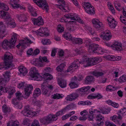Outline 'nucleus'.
Listing matches in <instances>:
<instances>
[{
  "label": "nucleus",
  "instance_id": "f257e3e1",
  "mask_svg": "<svg viewBox=\"0 0 126 126\" xmlns=\"http://www.w3.org/2000/svg\"><path fill=\"white\" fill-rule=\"evenodd\" d=\"M18 36L16 34L13 33L9 41H8L6 39L4 40L2 43V48L4 49H7L9 47L11 48L13 47L17 39Z\"/></svg>",
  "mask_w": 126,
  "mask_h": 126
},
{
  "label": "nucleus",
  "instance_id": "f03ea898",
  "mask_svg": "<svg viewBox=\"0 0 126 126\" xmlns=\"http://www.w3.org/2000/svg\"><path fill=\"white\" fill-rule=\"evenodd\" d=\"M13 59V56L10 53L7 52L5 53L4 56L3 60L7 68H12L14 67L15 65L12 62Z\"/></svg>",
  "mask_w": 126,
  "mask_h": 126
},
{
  "label": "nucleus",
  "instance_id": "7ed1b4c3",
  "mask_svg": "<svg viewBox=\"0 0 126 126\" xmlns=\"http://www.w3.org/2000/svg\"><path fill=\"white\" fill-rule=\"evenodd\" d=\"M99 59L98 57H95L94 58H88L83 61L80 62V63L83 64L85 67L94 65L99 62Z\"/></svg>",
  "mask_w": 126,
  "mask_h": 126
},
{
  "label": "nucleus",
  "instance_id": "20e7f679",
  "mask_svg": "<svg viewBox=\"0 0 126 126\" xmlns=\"http://www.w3.org/2000/svg\"><path fill=\"white\" fill-rule=\"evenodd\" d=\"M17 87L20 89H23L24 87L25 94L26 96H29L31 94V91L33 90V87L31 85L27 84L25 82H21L18 84Z\"/></svg>",
  "mask_w": 126,
  "mask_h": 126
},
{
  "label": "nucleus",
  "instance_id": "39448f33",
  "mask_svg": "<svg viewBox=\"0 0 126 126\" xmlns=\"http://www.w3.org/2000/svg\"><path fill=\"white\" fill-rule=\"evenodd\" d=\"M29 74L32 79L34 80L40 81L42 79V76L38 73V71L35 67H32L31 68Z\"/></svg>",
  "mask_w": 126,
  "mask_h": 126
},
{
  "label": "nucleus",
  "instance_id": "423d86ee",
  "mask_svg": "<svg viewBox=\"0 0 126 126\" xmlns=\"http://www.w3.org/2000/svg\"><path fill=\"white\" fill-rule=\"evenodd\" d=\"M24 116L28 117H32L36 116L37 113L31 110L29 105L25 106L24 110L22 112Z\"/></svg>",
  "mask_w": 126,
  "mask_h": 126
},
{
  "label": "nucleus",
  "instance_id": "0eeeda50",
  "mask_svg": "<svg viewBox=\"0 0 126 126\" xmlns=\"http://www.w3.org/2000/svg\"><path fill=\"white\" fill-rule=\"evenodd\" d=\"M34 2L39 7L42 9L45 10L47 12L49 10V7L45 0H33Z\"/></svg>",
  "mask_w": 126,
  "mask_h": 126
},
{
  "label": "nucleus",
  "instance_id": "6e6552de",
  "mask_svg": "<svg viewBox=\"0 0 126 126\" xmlns=\"http://www.w3.org/2000/svg\"><path fill=\"white\" fill-rule=\"evenodd\" d=\"M89 48L92 52L94 53H97L98 54H101L104 52L102 48L99 47L98 45L95 44H91Z\"/></svg>",
  "mask_w": 126,
  "mask_h": 126
},
{
  "label": "nucleus",
  "instance_id": "1a4fd4ad",
  "mask_svg": "<svg viewBox=\"0 0 126 126\" xmlns=\"http://www.w3.org/2000/svg\"><path fill=\"white\" fill-rule=\"evenodd\" d=\"M82 5L87 13L91 15L94 14V7L92 6L89 3L85 2L82 3Z\"/></svg>",
  "mask_w": 126,
  "mask_h": 126
},
{
  "label": "nucleus",
  "instance_id": "9d476101",
  "mask_svg": "<svg viewBox=\"0 0 126 126\" xmlns=\"http://www.w3.org/2000/svg\"><path fill=\"white\" fill-rule=\"evenodd\" d=\"M65 17L67 19L70 18L71 20H76L77 19V21L79 23L82 24V26H85L86 23L84 22L81 19L79 18H77L75 14L72 13H69L67 14H65L64 15Z\"/></svg>",
  "mask_w": 126,
  "mask_h": 126
},
{
  "label": "nucleus",
  "instance_id": "9b49d317",
  "mask_svg": "<svg viewBox=\"0 0 126 126\" xmlns=\"http://www.w3.org/2000/svg\"><path fill=\"white\" fill-rule=\"evenodd\" d=\"M47 85L44 83L42 84L41 86L42 94L45 96H48L50 94L51 91L47 89Z\"/></svg>",
  "mask_w": 126,
  "mask_h": 126
},
{
  "label": "nucleus",
  "instance_id": "f8f14e48",
  "mask_svg": "<svg viewBox=\"0 0 126 126\" xmlns=\"http://www.w3.org/2000/svg\"><path fill=\"white\" fill-rule=\"evenodd\" d=\"M0 90L2 91V93L5 92L6 93H9V95L13 94L15 92L16 90L13 87H2Z\"/></svg>",
  "mask_w": 126,
  "mask_h": 126
},
{
  "label": "nucleus",
  "instance_id": "ddd939ff",
  "mask_svg": "<svg viewBox=\"0 0 126 126\" xmlns=\"http://www.w3.org/2000/svg\"><path fill=\"white\" fill-rule=\"evenodd\" d=\"M101 37H103V39L106 40H109L111 38L112 35L109 30H107L102 32L100 35Z\"/></svg>",
  "mask_w": 126,
  "mask_h": 126
},
{
  "label": "nucleus",
  "instance_id": "4468645a",
  "mask_svg": "<svg viewBox=\"0 0 126 126\" xmlns=\"http://www.w3.org/2000/svg\"><path fill=\"white\" fill-rule=\"evenodd\" d=\"M16 17L18 21L22 22H27L28 17L27 14H17L16 15Z\"/></svg>",
  "mask_w": 126,
  "mask_h": 126
},
{
  "label": "nucleus",
  "instance_id": "2eb2a0df",
  "mask_svg": "<svg viewBox=\"0 0 126 126\" xmlns=\"http://www.w3.org/2000/svg\"><path fill=\"white\" fill-rule=\"evenodd\" d=\"M111 47L114 50L117 51H121L123 50L121 44L118 42H113L111 45Z\"/></svg>",
  "mask_w": 126,
  "mask_h": 126
},
{
  "label": "nucleus",
  "instance_id": "dca6fc26",
  "mask_svg": "<svg viewBox=\"0 0 126 126\" xmlns=\"http://www.w3.org/2000/svg\"><path fill=\"white\" fill-rule=\"evenodd\" d=\"M80 63V62L78 60H75L72 63V65L68 67L67 70V72H70L71 73L73 71V68H77L79 66V64Z\"/></svg>",
  "mask_w": 126,
  "mask_h": 126
},
{
  "label": "nucleus",
  "instance_id": "f3484780",
  "mask_svg": "<svg viewBox=\"0 0 126 126\" xmlns=\"http://www.w3.org/2000/svg\"><path fill=\"white\" fill-rule=\"evenodd\" d=\"M58 2L59 3L58 7L60 9L64 12H66L67 11V10H68V8L64 6L65 3L63 0H58Z\"/></svg>",
  "mask_w": 126,
  "mask_h": 126
},
{
  "label": "nucleus",
  "instance_id": "a211bd4d",
  "mask_svg": "<svg viewBox=\"0 0 126 126\" xmlns=\"http://www.w3.org/2000/svg\"><path fill=\"white\" fill-rule=\"evenodd\" d=\"M0 17L6 20L12 18L11 15L8 12L2 10L0 11Z\"/></svg>",
  "mask_w": 126,
  "mask_h": 126
},
{
  "label": "nucleus",
  "instance_id": "6ab92c4d",
  "mask_svg": "<svg viewBox=\"0 0 126 126\" xmlns=\"http://www.w3.org/2000/svg\"><path fill=\"white\" fill-rule=\"evenodd\" d=\"M33 24L35 25L40 26L43 24V20L42 17L39 16L37 18H33L32 20Z\"/></svg>",
  "mask_w": 126,
  "mask_h": 126
},
{
  "label": "nucleus",
  "instance_id": "aec40b11",
  "mask_svg": "<svg viewBox=\"0 0 126 126\" xmlns=\"http://www.w3.org/2000/svg\"><path fill=\"white\" fill-rule=\"evenodd\" d=\"M6 24L8 27L11 28H15L16 26V24L13 18H12L9 20H6Z\"/></svg>",
  "mask_w": 126,
  "mask_h": 126
},
{
  "label": "nucleus",
  "instance_id": "412c9836",
  "mask_svg": "<svg viewBox=\"0 0 126 126\" xmlns=\"http://www.w3.org/2000/svg\"><path fill=\"white\" fill-rule=\"evenodd\" d=\"M78 97V94L76 93H73L67 95L65 98L67 101H71L75 100Z\"/></svg>",
  "mask_w": 126,
  "mask_h": 126
},
{
  "label": "nucleus",
  "instance_id": "4be33fe9",
  "mask_svg": "<svg viewBox=\"0 0 126 126\" xmlns=\"http://www.w3.org/2000/svg\"><path fill=\"white\" fill-rule=\"evenodd\" d=\"M92 21L94 25V26L96 28L100 29L103 27V25L102 23L100 22L97 19H93L92 20Z\"/></svg>",
  "mask_w": 126,
  "mask_h": 126
},
{
  "label": "nucleus",
  "instance_id": "5701e85b",
  "mask_svg": "<svg viewBox=\"0 0 126 126\" xmlns=\"http://www.w3.org/2000/svg\"><path fill=\"white\" fill-rule=\"evenodd\" d=\"M18 1V0H10L9 4L13 8L16 9L19 8H21V6L20 4L17 3Z\"/></svg>",
  "mask_w": 126,
  "mask_h": 126
},
{
  "label": "nucleus",
  "instance_id": "b1692460",
  "mask_svg": "<svg viewBox=\"0 0 126 126\" xmlns=\"http://www.w3.org/2000/svg\"><path fill=\"white\" fill-rule=\"evenodd\" d=\"M32 64L35 66L39 67L44 66L45 64L44 63H41L39 59L35 58L33 60Z\"/></svg>",
  "mask_w": 126,
  "mask_h": 126
},
{
  "label": "nucleus",
  "instance_id": "393cba45",
  "mask_svg": "<svg viewBox=\"0 0 126 126\" xmlns=\"http://www.w3.org/2000/svg\"><path fill=\"white\" fill-rule=\"evenodd\" d=\"M10 72L8 71L5 72L3 74V76L4 78L1 79H3V81L5 83L8 81L10 79Z\"/></svg>",
  "mask_w": 126,
  "mask_h": 126
},
{
  "label": "nucleus",
  "instance_id": "a878e982",
  "mask_svg": "<svg viewBox=\"0 0 126 126\" xmlns=\"http://www.w3.org/2000/svg\"><path fill=\"white\" fill-rule=\"evenodd\" d=\"M102 96L98 93L90 95L87 97L88 99H93L97 98H98V99H99L102 98Z\"/></svg>",
  "mask_w": 126,
  "mask_h": 126
},
{
  "label": "nucleus",
  "instance_id": "bb28decb",
  "mask_svg": "<svg viewBox=\"0 0 126 126\" xmlns=\"http://www.w3.org/2000/svg\"><path fill=\"white\" fill-rule=\"evenodd\" d=\"M94 79L93 76L89 75L86 77L85 80L86 83L89 84L94 81Z\"/></svg>",
  "mask_w": 126,
  "mask_h": 126
},
{
  "label": "nucleus",
  "instance_id": "cd10ccee",
  "mask_svg": "<svg viewBox=\"0 0 126 126\" xmlns=\"http://www.w3.org/2000/svg\"><path fill=\"white\" fill-rule=\"evenodd\" d=\"M99 112L98 113H101L103 114H108L109 113L111 110L109 108L106 109L103 107H101L99 108Z\"/></svg>",
  "mask_w": 126,
  "mask_h": 126
},
{
  "label": "nucleus",
  "instance_id": "c85d7f7f",
  "mask_svg": "<svg viewBox=\"0 0 126 126\" xmlns=\"http://www.w3.org/2000/svg\"><path fill=\"white\" fill-rule=\"evenodd\" d=\"M19 70L20 74L22 75L23 76L26 75L28 72V70L26 68L23 66H20L19 67Z\"/></svg>",
  "mask_w": 126,
  "mask_h": 126
},
{
  "label": "nucleus",
  "instance_id": "c756f323",
  "mask_svg": "<svg viewBox=\"0 0 126 126\" xmlns=\"http://www.w3.org/2000/svg\"><path fill=\"white\" fill-rule=\"evenodd\" d=\"M58 83L59 85L62 88L66 87L67 85L66 81L63 79H61L58 80Z\"/></svg>",
  "mask_w": 126,
  "mask_h": 126
},
{
  "label": "nucleus",
  "instance_id": "7c9ffc66",
  "mask_svg": "<svg viewBox=\"0 0 126 126\" xmlns=\"http://www.w3.org/2000/svg\"><path fill=\"white\" fill-rule=\"evenodd\" d=\"M34 39L32 37H30V38L27 37L24 39V40H22V43H23L24 45L27 43L31 44L33 42V41Z\"/></svg>",
  "mask_w": 126,
  "mask_h": 126
},
{
  "label": "nucleus",
  "instance_id": "2f4dec72",
  "mask_svg": "<svg viewBox=\"0 0 126 126\" xmlns=\"http://www.w3.org/2000/svg\"><path fill=\"white\" fill-rule=\"evenodd\" d=\"M56 115H54L50 114L46 116L47 119L49 123L51 121H56L57 120V118Z\"/></svg>",
  "mask_w": 126,
  "mask_h": 126
},
{
  "label": "nucleus",
  "instance_id": "473e14b6",
  "mask_svg": "<svg viewBox=\"0 0 126 126\" xmlns=\"http://www.w3.org/2000/svg\"><path fill=\"white\" fill-rule=\"evenodd\" d=\"M72 42L74 44H81L83 43L82 40L80 38L74 37L72 39Z\"/></svg>",
  "mask_w": 126,
  "mask_h": 126
},
{
  "label": "nucleus",
  "instance_id": "72a5a7b5",
  "mask_svg": "<svg viewBox=\"0 0 126 126\" xmlns=\"http://www.w3.org/2000/svg\"><path fill=\"white\" fill-rule=\"evenodd\" d=\"M41 94L40 89L39 88H36L34 90L33 94V97L35 98L40 95Z\"/></svg>",
  "mask_w": 126,
  "mask_h": 126
},
{
  "label": "nucleus",
  "instance_id": "f704fd0d",
  "mask_svg": "<svg viewBox=\"0 0 126 126\" xmlns=\"http://www.w3.org/2000/svg\"><path fill=\"white\" fill-rule=\"evenodd\" d=\"M64 96L62 94L56 93L52 95L51 98L54 99H59L63 98Z\"/></svg>",
  "mask_w": 126,
  "mask_h": 126
},
{
  "label": "nucleus",
  "instance_id": "c9c22d12",
  "mask_svg": "<svg viewBox=\"0 0 126 126\" xmlns=\"http://www.w3.org/2000/svg\"><path fill=\"white\" fill-rule=\"evenodd\" d=\"M92 74L93 75L97 77L102 76L104 74V73L103 72L96 71L93 72Z\"/></svg>",
  "mask_w": 126,
  "mask_h": 126
},
{
  "label": "nucleus",
  "instance_id": "e433bc0d",
  "mask_svg": "<svg viewBox=\"0 0 126 126\" xmlns=\"http://www.w3.org/2000/svg\"><path fill=\"white\" fill-rule=\"evenodd\" d=\"M116 117V115H114L113 116L110 117V119L112 121L114 122L116 124L120 125L122 122L120 121H118V120L117 119Z\"/></svg>",
  "mask_w": 126,
  "mask_h": 126
},
{
  "label": "nucleus",
  "instance_id": "4c0bfd02",
  "mask_svg": "<svg viewBox=\"0 0 126 126\" xmlns=\"http://www.w3.org/2000/svg\"><path fill=\"white\" fill-rule=\"evenodd\" d=\"M6 27V26H4V27L2 26L0 28V38L1 39H3L5 36L4 34L5 32V28Z\"/></svg>",
  "mask_w": 126,
  "mask_h": 126
},
{
  "label": "nucleus",
  "instance_id": "58836bf2",
  "mask_svg": "<svg viewBox=\"0 0 126 126\" xmlns=\"http://www.w3.org/2000/svg\"><path fill=\"white\" fill-rule=\"evenodd\" d=\"M90 88V87L88 86L81 88L80 89H78V90L79 92L84 93L87 92Z\"/></svg>",
  "mask_w": 126,
  "mask_h": 126
},
{
  "label": "nucleus",
  "instance_id": "ea45409f",
  "mask_svg": "<svg viewBox=\"0 0 126 126\" xmlns=\"http://www.w3.org/2000/svg\"><path fill=\"white\" fill-rule=\"evenodd\" d=\"M64 37L67 40H71L72 42V39L74 37H72L71 35L69 33H67L64 34Z\"/></svg>",
  "mask_w": 126,
  "mask_h": 126
},
{
  "label": "nucleus",
  "instance_id": "a19ab883",
  "mask_svg": "<svg viewBox=\"0 0 126 126\" xmlns=\"http://www.w3.org/2000/svg\"><path fill=\"white\" fill-rule=\"evenodd\" d=\"M2 110L3 112L5 113L10 112L11 110L10 108L7 107L5 104H4L2 106Z\"/></svg>",
  "mask_w": 126,
  "mask_h": 126
},
{
  "label": "nucleus",
  "instance_id": "79ce46f5",
  "mask_svg": "<svg viewBox=\"0 0 126 126\" xmlns=\"http://www.w3.org/2000/svg\"><path fill=\"white\" fill-rule=\"evenodd\" d=\"M0 8L6 11H8L9 9L8 6L3 3H2L0 4Z\"/></svg>",
  "mask_w": 126,
  "mask_h": 126
},
{
  "label": "nucleus",
  "instance_id": "37998d69",
  "mask_svg": "<svg viewBox=\"0 0 126 126\" xmlns=\"http://www.w3.org/2000/svg\"><path fill=\"white\" fill-rule=\"evenodd\" d=\"M113 88L115 89V88L114 86H112L110 85H109L106 87V90L107 91L112 92L114 90Z\"/></svg>",
  "mask_w": 126,
  "mask_h": 126
},
{
  "label": "nucleus",
  "instance_id": "c03bdc74",
  "mask_svg": "<svg viewBox=\"0 0 126 126\" xmlns=\"http://www.w3.org/2000/svg\"><path fill=\"white\" fill-rule=\"evenodd\" d=\"M39 59L41 63H44L45 62L48 63L49 62V61L47 60L46 57H41L40 56L39 57Z\"/></svg>",
  "mask_w": 126,
  "mask_h": 126
},
{
  "label": "nucleus",
  "instance_id": "a18cd8bd",
  "mask_svg": "<svg viewBox=\"0 0 126 126\" xmlns=\"http://www.w3.org/2000/svg\"><path fill=\"white\" fill-rule=\"evenodd\" d=\"M70 88L71 89H74L77 88L78 86V85L75 82H71L69 84Z\"/></svg>",
  "mask_w": 126,
  "mask_h": 126
},
{
  "label": "nucleus",
  "instance_id": "49530a36",
  "mask_svg": "<svg viewBox=\"0 0 126 126\" xmlns=\"http://www.w3.org/2000/svg\"><path fill=\"white\" fill-rule=\"evenodd\" d=\"M42 43L44 45H49L51 44L50 40L48 39H44L42 41Z\"/></svg>",
  "mask_w": 126,
  "mask_h": 126
},
{
  "label": "nucleus",
  "instance_id": "de8ad7c7",
  "mask_svg": "<svg viewBox=\"0 0 126 126\" xmlns=\"http://www.w3.org/2000/svg\"><path fill=\"white\" fill-rule=\"evenodd\" d=\"M65 67V65L63 63L61 64L59 66L56 68V69L58 71L62 72Z\"/></svg>",
  "mask_w": 126,
  "mask_h": 126
},
{
  "label": "nucleus",
  "instance_id": "09e8293b",
  "mask_svg": "<svg viewBox=\"0 0 126 126\" xmlns=\"http://www.w3.org/2000/svg\"><path fill=\"white\" fill-rule=\"evenodd\" d=\"M40 122L44 124H47L49 123L46 117L40 119Z\"/></svg>",
  "mask_w": 126,
  "mask_h": 126
},
{
  "label": "nucleus",
  "instance_id": "8fccbe9b",
  "mask_svg": "<svg viewBox=\"0 0 126 126\" xmlns=\"http://www.w3.org/2000/svg\"><path fill=\"white\" fill-rule=\"evenodd\" d=\"M46 30L45 29L43 28H41L40 29L38 30V31L40 33L43 34L45 35L48 36L49 35L48 33L46 34L45 33V30Z\"/></svg>",
  "mask_w": 126,
  "mask_h": 126
},
{
  "label": "nucleus",
  "instance_id": "3c124183",
  "mask_svg": "<svg viewBox=\"0 0 126 126\" xmlns=\"http://www.w3.org/2000/svg\"><path fill=\"white\" fill-rule=\"evenodd\" d=\"M118 112V113L121 114L123 115H126V108H124L123 109H121Z\"/></svg>",
  "mask_w": 126,
  "mask_h": 126
},
{
  "label": "nucleus",
  "instance_id": "603ef678",
  "mask_svg": "<svg viewBox=\"0 0 126 126\" xmlns=\"http://www.w3.org/2000/svg\"><path fill=\"white\" fill-rule=\"evenodd\" d=\"M45 79L47 80H50L52 79L53 77L49 73H46L44 76Z\"/></svg>",
  "mask_w": 126,
  "mask_h": 126
},
{
  "label": "nucleus",
  "instance_id": "864d4df0",
  "mask_svg": "<svg viewBox=\"0 0 126 126\" xmlns=\"http://www.w3.org/2000/svg\"><path fill=\"white\" fill-rule=\"evenodd\" d=\"M106 59L108 60L115 61V56L112 55H108L106 56Z\"/></svg>",
  "mask_w": 126,
  "mask_h": 126
},
{
  "label": "nucleus",
  "instance_id": "5fc2aeb1",
  "mask_svg": "<svg viewBox=\"0 0 126 126\" xmlns=\"http://www.w3.org/2000/svg\"><path fill=\"white\" fill-rule=\"evenodd\" d=\"M108 6L109 7V9L113 13H115V11L113 6L110 3H108Z\"/></svg>",
  "mask_w": 126,
  "mask_h": 126
},
{
  "label": "nucleus",
  "instance_id": "6e6d98bb",
  "mask_svg": "<svg viewBox=\"0 0 126 126\" xmlns=\"http://www.w3.org/2000/svg\"><path fill=\"white\" fill-rule=\"evenodd\" d=\"M96 120L98 121H101L104 119V117L101 114L98 115L96 117Z\"/></svg>",
  "mask_w": 126,
  "mask_h": 126
},
{
  "label": "nucleus",
  "instance_id": "4d7b16f0",
  "mask_svg": "<svg viewBox=\"0 0 126 126\" xmlns=\"http://www.w3.org/2000/svg\"><path fill=\"white\" fill-rule=\"evenodd\" d=\"M118 80L120 82H125L126 81V78L124 76H122L120 77Z\"/></svg>",
  "mask_w": 126,
  "mask_h": 126
},
{
  "label": "nucleus",
  "instance_id": "13d9d810",
  "mask_svg": "<svg viewBox=\"0 0 126 126\" xmlns=\"http://www.w3.org/2000/svg\"><path fill=\"white\" fill-rule=\"evenodd\" d=\"M110 27L111 28H114L117 25V23L115 21L114 22H112L111 23H110L109 24Z\"/></svg>",
  "mask_w": 126,
  "mask_h": 126
},
{
  "label": "nucleus",
  "instance_id": "bf43d9fd",
  "mask_svg": "<svg viewBox=\"0 0 126 126\" xmlns=\"http://www.w3.org/2000/svg\"><path fill=\"white\" fill-rule=\"evenodd\" d=\"M16 95L17 98V99L19 100H21V98L22 97V94L19 92H17L16 93Z\"/></svg>",
  "mask_w": 126,
  "mask_h": 126
},
{
  "label": "nucleus",
  "instance_id": "052dcab7",
  "mask_svg": "<svg viewBox=\"0 0 126 126\" xmlns=\"http://www.w3.org/2000/svg\"><path fill=\"white\" fill-rule=\"evenodd\" d=\"M89 112L90 113V114L93 115V114L94 113H98V112H99V111L98 110H94L92 109L89 110Z\"/></svg>",
  "mask_w": 126,
  "mask_h": 126
},
{
  "label": "nucleus",
  "instance_id": "680f3d73",
  "mask_svg": "<svg viewBox=\"0 0 126 126\" xmlns=\"http://www.w3.org/2000/svg\"><path fill=\"white\" fill-rule=\"evenodd\" d=\"M31 126H40V125L38 121L34 120L32 122Z\"/></svg>",
  "mask_w": 126,
  "mask_h": 126
},
{
  "label": "nucleus",
  "instance_id": "e2e57ef3",
  "mask_svg": "<svg viewBox=\"0 0 126 126\" xmlns=\"http://www.w3.org/2000/svg\"><path fill=\"white\" fill-rule=\"evenodd\" d=\"M19 123L18 121L16 120L12 122L11 126H19Z\"/></svg>",
  "mask_w": 126,
  "mask_h": 126
},
{
  "label": "nucleus",
  "instance_id": "0e129e2a",
  "mask_svg": "<svg viewBox=\"0 0 126 126\" xmlns=\"http://www.w3.org/2000/svg\"><path fill=\"white\" fill-rule=\"evenodd\" d=\"M57 31L59 32H62L64 31V28L61 25H59L58 26Z\"/></svg>",
  "mask_w": 126,
  "mask_h": 126
},
{
  "label": "nucleus",
  "instance_id": "69168bd1",
  "mask_svg": "<svg viewBox=\"0 0 126 126\" xmlns=\"http://www.w3.org/2000/svg\"><path fill=\"white\" fill-rule=\"evenodd\" d=\"M105 124L106 126H116L115 124L108 121H106Z\"/></svg>",
  "mask_w": 126,
  "mask_h": 126
},
{
  "label": "nucleus",
  "instance_id": "338daca9",
  "mask_svg": "<svg viewBox=\"0 0 126 126\" xmlns=\"http://www.w3.org/2000/svg\"><path fill=\"white\" fill-rule=\"evenodd\" d=\"M115 7L118 11H120L121 10V5L119 3H116L115 4Z\"/></svg>",
  "mask_w": 126,
  "mask_h": 126
},
{
  "label": "nucleus",
  "instance_id": "774afa93",
  "mask_svg": "<svg viewBox=\"0 0 126 126\" xmlns=\"http://www.w3.org/2000/svg\"><path fill=\"white\" fill-rule=\"evenodd\" d=\"M121 22L125 24H126V18L122 16H121L120 18Z\"/></svg>",
  "mask_w": 126,
  "mask_h": 126
}]
</instances>
